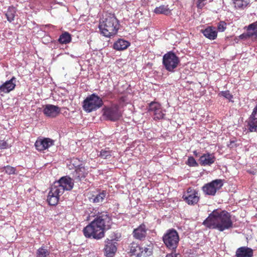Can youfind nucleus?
I'll return each instance as SVG.
<instances>
[{"label": "nucleus", "instance_id": "13", "mask_svg": "<svg viewBox=\"0 0 257 257\" xmlns=\"http://www.w3.org/2000/svg\"><path fill=\"white\" fill-rule=\"evenodd\" d=\"M61 108L53 104H46L43 106V113L49 117H55L60 113Z\"/></svg>", "mask_w": 257, "mask_h": 257}, {"label": "nucleus", "instance_id": "5", "mask_svg": "<svg viewBox=\"0 0 257 257\" xmlns=\"http://www.w3.org/2000/svg\"><path fill=\"white\" fill-rule=\"evenodd\" d=\"M103 102L95 93L88 96L83 102V108L87 112L96 110L102 106Z\"/></svg>", "mask_w": 257, "mask_h": 257}, {"label": "nucleus", "instance_id": "8", "mask_svg": "<svg viewBox=\"0 0 257 257\" xmlns=\"http://www.w3.org/2000/svg\"><path fill=\"white\" fill-rule=\"evenodd\" d=\"M103 116L108 120L115 121L121 116L117 104H112L110 107H105L102 109Z\"/></svg>", "mask_w": 257, "mask_h": 257}, {"label": "nucleus", "instance_id": "11", "mask_svg": "<svg viewBox=\"0 0 257 257\" xmlns=\"http://www.w3.org/2000/svg\"><path fill=\"white\" fill-rule=\"evenodd\" d=\"M183 198L189 205H194L198 202L199 196L196 190L189 187L184 193Z\"/></svg>", "mask_w": 257, "mask_h": 257}, {"label": "nucleus", "instance_id": "6", "mask_svg": "<svg viewBox=\"0 0 257 257\" xmlns=\"http://www.w3.org/2000/svg\"><path fill=\"white\" fill-rule=\"evenodd\" d=\"M165 245L169 249H175L178 246L179 237L178 232L174 229H169L163 237Z\"/></svg>", "mask_w": 257, "mask_h": 257}, {"label": "nucleus", "instance_id": "26", "mask_svg": "<svg viewBox=\"0 0 257 257\" xmlns=\"http://www.w3.org/2000/svg\"><path fill=\"white\" fill-rule=\"evenodd\" d=\"M154 12L156 14L168 15L170 11L168 6L162 5L156 8Z\"/></svg>", "mask_w": 257, "mask_h": 257}, {"label": "nucleus", "instance_id": "20", "mask_svg": "<svg viewBox=\"0 0 257 257\" xmlns=\"http://www.w3.org/2000/svg\"><path fill=\"white\" fill-rule=\"evenodd\" d=\"M204 36L210 40H214L217 36V32L215 28L208 27L204 30H201Z\"/></svg>", "mask_w": 257, "mask_h": 257}, {"label": "nucleus", "instance_id": "25", "mask_svg": "<svg viewBox=\"0 0 257 257\" xmlns=\"http://www.w3.org/2000/svg\"><path fill=\"white\" fill-rule=\"evenodd\" d=\"M16 13V9L15 8L12 7H10L6 13V16L9 22H12L14 20Z\"/></svg>", "mask_w": 257, "mask_h": 257}, {"label": "nucleus", "instance_id": "30", "mask_svg": "<svg viewBox=\"0 0 257 257\" xmlns=\"http://www.w3.org/2000/svg\"><path fill=\"white\" fill-rule=\"evenodd\" d=\"M142 249L141 247L134 244L131 246V252L133 255H136L137 257H140L141 256V250Z\"/></svg>", "mask_w": 257, "mask_h": 257}, {"label": "nucleus", "instance_id": "38", "mask_svg": "<svg viewBox=\"0 0 257 257\" xmlns=\"http://www.w3.org/2000/svg\"><path fill=\"white\" fill-rule=\"evenodd\" d=\"M238 145L236 143V141H230L229 143L227 145L228 147L230 148H236Z\"/></svg>", "mask_w": 257, "mask_h": 257}, {"label": "nucleus", "instance_id": "35", "mask_svg": "<svg viewBox=\"0 0 257 257\" xmlns=\"http://www.w3.org/2000/svg\"><path fill=\"white\" fill-rule=\"evenodd\" d=\"M186 164L190 167H196L198 164L193 157H189Z\"/></svg>", "mask_w": 257, "mask_h": 257}, {"label": "nucleus", "instance_id": "16", "mask_svg": "<svg viewBox=\"0 0 257 257\" xmlns=\"http://www.w3.org/2000/svg\"><path fill=\"white\" fill-rule=\"evenodd\" d=\"M215 157L213 154L205 153L199 158V163L201 166H210L214 163Z\"/></svg>", "mask_w": 257, "mask_h": 257}, {"label": "nucleus", "instance_id": "29", "mask_svg": "<svg viewBox=\"0 0 257 257\" xmlns=\"http://www.w3.org/2000/svg\"><path fill=\"white\" fill-rule=\"evenodd\" d=\"M112 152L108 148L102 149L98 155L102 159H108L111 156Z\"/></svg>", "mask_w": 257, "mask_h": 257}, {"label": "nucleus", "instance_id": "17", "mask_svg": "<svg viewBox=\"0 0 257 257\" xmlns=\"http://www.w3.org/2000/svg\"><path fill=\"white\" fill-rule=\"evenodd\" d=\"M105 253L107 257H112L116 250V246L115 245V242L112 240L107 239L105 241Z\"/></svg>", "mask_w": 257, "mask_h": 257}, {"label": "nucleus", "instance_id": "32", "mask_svg": "<svg viewBox=\"0 0 257 257\" xmlns=\"http://www.w3.org/2000/svg\"><path fill=\"white\" fill-rule=\"evenodd\" d=\"M16 169L15 168L8 165L2 168V172H5L8 175H12L16 174Z\"/></svg>", "mask_w": 257, "mask_h": 257}, {"label": "nucleus", "instance_id": "1", "mask_svg": "<svg viewBox=\"0 0 257 257\" xmlns=\"http://www.w3.org/2000/svg\"><path fill=\"white\" fill-rule=\"evenodd\" d=\"M111 224V218L107 212L98 213L95 219L83 229L86 237L100 239L104 236V230L109 228Z\"/></svg>", "mask_w": 257, "mask_h": 257}, {"label": "nucleus", "instance_id": "18", "mask_svg": "<svg viewBox=\"0 0 257 257\" xmlns=\"http://www.w3.org/2000/svg\"><path fill=\"white\" fill-rule=\"evenodd\" d=\"M252 249L246 246L240 247L236 251V257H252Z\"/></svg>", "mask_w": 257, "mask_h": 257}, {"label": "nucleus", "instance_id": "10", "mask_svg": "<svg viewBox=\"0 0 257 257\" xmlns=\"http://www.w3.org/2000/svg\"><path fill=\"white\" fill-rule=\"evenodd\" d=\"M149 112L153 116L155 120H159L164 118L165 110H163L160 103L157 102H151L148 107Z\"/></svg>", "mask_w": 257, "mask_h": 257}, {"label": "nucleus", "instance_id": "36", "mask_svg": "<svg viewBox=\"0 0 257 257\" xmlns=\"http://www.w3.org/2000/svg\"><path fill=\"white\" fill-rule=\"evenodd\" d=\"M11 147V145L9 144L7 141L0 140V150L7 149Z\"/></svg>", "mask_w": 257, "mask_h": 257}, {"label": "nucleus", "instance_id": "4", "mask_svg": "<svg viewBox=\"0 0 257 257\" xmlns=\"http://www.w3.org/2000/svg\"><path fill=\"white\" fill-rule=\"evenodd\" d=\"M99 29L104 36L110 37L117 33L119 29L118 21L114 15L107 14L100 21Z\"/></svg>", "mask_w": 257, "mask_h": 257}, {"label": "nucleus", "instance_id": "9", "mask_svg": "<svg viewBox=\"0 0 257 257\" xmlns=\"http://www.w3.org/2000/svg\"><path fill=\"white\" fill-rule=\"evenodd\" d=\"M223 185L221 180L216 179L205 184L202 187V190L205 195L214 196Z\"/></svg>", "mask_w": 257, "mask_h": 257}, {"label": "nucleus", "instance_id": "2", "mask_svg": "<svg viewBox=\"0 0 257 257\" xmlns=\"http://www.w3.org/2000/svg\"><path fill=\"white\" fill-rule=\"evenodd\" d=\"M203 224L209 228L220 231L230 229L233 226L229 213L218 209L213 210L203 221Z\"/></svg>", "mask_w": 257, "mask_h": 257}, {"label": "nucleus", "instance_id": "15", "mask_svg": "<svg viewBox=\"0 0 257 257\" xmlns=\"http://www.w3.org/2000/svg\"><path fill=\"white\" fill-rule=\"evenodd\" d=\"M248 130L251 132L257 131V105L253 108L248 120Z\"/></svg>", "mask_w": 257, "mask_h": 257}, {"label": "nucleus", "instance_id": "27", "mask_svg": "<svg viewBox=\"0 0 257 257\" xmlns=\"http://www.w3.org/2000/svg\"><path fill=\"white\" fill-rule=\"evenodd\" d=\"M36 257H50V251L45 247L42 246L37 250Z\"/></svg>", "mask_w": 257, "mask_h": 257}, {"label": "nucleus", "instance_id": "14", "mask_svg": "<svg viewBox=\"0 0 257 257\" xmlns=\"http://www.w3.org/2000/svg\"><path fill=\"white\" fill-rule=\"evenodd\" d=\"M16 78L13 77L10 80L6 81L0 86V95L3 93H8L14 90L16 87Z\"/></svg>", "mask_w": 257, "mask_h": 257}, {"label": "nucleus", "instance_id": "28", "mask_svg": "<svg viewBox=\"0 0 257 257\" xmlns=\"http://www.w3.org/2000/svg\"><path fill=\"white\" fill-rule=\"evenodd\" d=\"M233 2L235 8L242 9L249 4V0H234Z\"/></svg>", "mask_w": 257, "mask_h": 257}, {"label": "nucleus", "instance_id": "34", "mask_svg": "<svg viewBox=\"0 0 257 257\" xmlns=\"http://www.w3.org/2000/svg\"><path fill=\"white\" fill-rule=\"evenodd\" d=\"M142 249L141 250V256L144 257L149 256L152 253L151 249L147 247H141Z\"/></svg>", "mask_w": 257, "mask_h": 257}, {"label": "nucleus", "instance_id": "31", "mask_svg": "<svg viewBox=\"0 0 257 257\" xmlns=\"http://www.w3.org/2000/svg\"><path fill=\"white\" fill-rule=\"evenodd\" d=\"M106 191H103L102 192L98 193L93 198V201L95 203L102 202L106 196Z\"/></svg>", "mask_w": 257, "mask_h": 257}, {"label": "nucleus", "instance_id": "41", "mask_svg": "<svg viewBox=\"0 0 257 257\" xmlns=\"http://www.w3.org/2000/svg\"><path fill=\"white\" fill-rule=\"evenodd\" d=\"M166 257H180V255L179 254L172 253L167 254Z\"/></svg>", "mask_w": 257, "mask_h": 257}, {"label": "nucleus", "instance_id": "33", "mask_svg": "<svg viewBox=\"0 0 257 257\" xmlns=\"http://www.w3.org/2000/svg\"><path fill=\"white\" fill-rule=\"evenodd\" d=\"M218 95L220 96H223L229 101H232L231 99L233 98V95L231 94L228 90L220 92L218 93Z\"/></svg>", "mask_w": 257, "mask_h": 257}, {"label": "nucleus", "instance_id": "19", "mask_svg": "<svg viewBox=\"0 0 257 257\" xmlns=\"http://www.w3.org/2000/svg\"><path fill=\"white\" fill-rule=\"evenodd\" d=\"M88 173V169L85 168L82 164L81 166H78L75 170L73 173V176L75 179L79 180L84 178Z\"/></svg>", "mask_w": 257, "mask_h": 257}, {"label": "nucleus", "instance_id": "22", "mask_svg": "<svg viewBox=\"0 0 257 257\" xmlns=\"http://www.w3.org/2000/svg\"><path fill=\"white\" fill-rule=\"evenodd\" d=\"M130 45L129 42L123 39H118L114 43L113 48L116 50L121 51L126 49Z\"/></svg>", "mask_w": 257, "mask_h": 257}, {"label": "nucleus", "instance_id": "37", "mask_svg": "<svg viewBox=\"0 0 257 257\" xmlns=\"http://www.w3.org/2000/svg\"><path fill=\"white\" fill-rule=\"evenodd\" d=\"M225 23L224 22H220L217 26V29L220 32H223L225 30L226 27H225Z\"/></svg>", "mask_w": 257, "mask_h": 257}, {"label": "nucleus", "instance_id": "42", "mask_svg": "<svg viewBox=\"0 0 257 257\" xmlns=\"http://www.w3.org/2000/svg\"><path fill=\"white\" fill-rule=\"evenodd\" d=\"M194 154L196 156H197V155H198V154H197V152H196V151H194Z\"/></svg>", "mask_w": 257, "mask_h": 257}, {"label": "nucleus", "instance_id": "24", "mask_svg": "<svg viewBox=\"0 0 257 257\" xmlns=\"http://www.w3.org/2000/svg\"><path fill=\"white\" fill-rule=\"evenodd\" d=\"M71 41V36L68 32L62 33L59 37L58 41L60 44H67L69 43Z\"/></svg>", "mask_w": 257, "mask_h": 257}, {"label": "nucleus", "instance_id": "3", "mask_svg": "<svg viewBox=\"0 0 257 257\" xmlns=\"http://www.w3.org/2000/svg\"><path fill=\"white\" fill-rule=\"evenodd\" d=\"M73 186V179L67 176L62 177L58 181L54 182L47 196V200L49 204L52 206L57 205L60 197L64 191L71 190Z\"/></svg>", "mask_w": 257, "mask_h": 257}, {"label": "nucleus", "instance_id": "7", "mask_svg": "<svg viewBox=\"0 0 257 257\" xmlns=\"http://www.w3.org/2000/svg\"><path fill=\"white\" fill-rule=\"evenodd\" d=\"M179 62V58L174 53L171 52L165 54L163 58V64L166 69L170 72L174 71Z\"/></svg>", "mask_w": 257, "mask_h": 257}, {"label": "nucleus", "instance_id": "40", "mask_svg": "<svg viewBox=\"0 0 257 257\" xmlns=\"http://www.w3.org/2000/svg\"><path fill=\"white\" fill-rule=\"evenodd\" d=\"M79 160L77 159H73L71 161V163H72V165L74 166L75 170L77 167H78V166H81V165L77 164V162H79Z\"/></svg>", "mask_w": 257, "mask_h": 257}, {"label": "nucleus", "instance_id": "39", "mask_svg": "<svg viewBox=\"0 0 257 257\" xmlns=\"http://www.w3.org/2000/svg\"><path fill=\"white\" fill-rule=\"evenodd\" d=\"M206 0H198L197 7L199 9H202L205 5L204 2Z\"/></svg>", "mask_w": 257, "mask_h": 257}, {"label": "nucleus", "instance_id": "21", "mask_svg": "<svg viewBox=\"0 0 257 257\" xmlns=\"http://www.w3.org/2000/svg\"><path fill=\"white\" fill-rule=\"evenodd\" d=\"M146 227L144 224H141L133 231L134 236L139 239H142L146 235Z\"/></svg>", "mask_w": 257, "mask_h": 257}, {"label": "nucleus", "instance_id": "23", "mask_svg": "<svg viewBox=\"0 0 257 257\" xmlns=\"http://www.w3.org/2000/svg\"><path fill=\"white\" fill-rule=\"evenodd\" d=\"M245 35L248 37H257V22L250 24L247 28Z\"/></svg>", "mask_w": 257, "mask_h": 257}, {"label": "nucleus", "instance_id": "12", "mask_svg": "<svg viewBox=\"0 0 257 257\" xmlns=\"http://www.w3.org/2000/svg\"><path fill=\"white\" fill-rule=\"evenodd\" d=\"M54 145V141L50 138H38L35 143L36 149L43 151Z\"/></svg>", "mask_w": 257, "mask_h": 257}]
</instances>
